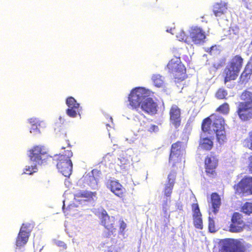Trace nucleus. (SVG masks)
Segmentation results:
<instances>
[{
	"label": "nucleus",
	"mask_w": 252,
	"mask_h": 252,
	"mask_svg": "<svg viewBox=\"0 0 252 252\" xmlns=\"http://www.w3.org/2000/svg\"><path fill=\"white\" fill-rule=\"evenodd\" d=\"M28 155L32 164L31 167L29 166L26 168L27 172L25 173L30 175L36 171L37 165L45 163L47 160L50 158L47 153V149L41 146H34L28 151Z\"/></svg>",
	"instance_id": "nucleus-1"
},
{
	"label": "nucleus",
	"mask_w": 252,
	"mask_h": 252,
	"mask_svg": "<svg viewBox=\"0 0 252 252\" xmlns=\"http://www.w3.org/2000/svg\"><path fill=\"white\" fill-rule=\"evenodd\" d=\"M73 154L70 150L64 151V154H60L55 156V159L58 160L57 167L59 171L65 177H69L72 172V163L70 158Z\"/></svg>",
	"instance_id": "nucleus-2"
},
{
	"label": "nucleus",
	"mask_w": 252,
	"mask_h": 252,
	"mask_svg": "<svg viewBox=\"0 0 252 252\" xmlns=\"http://www.w3.org/2000/svg\"><path fill=\"white\" fill-rule=\"evenodd\" d=\"M150 94V91L144 88L138 87L133 89L128 96V107L139 111L140 104Z\"/></svg>",
	"instance_id": "nucleus-3"
},
{
	"label": "nucleus",
	"mask_w": 252,
	"mask_h": 252,
	"mask_svg": "<svg viewBox=\"0 0 252 252\" xmlns=\"http://www.w3.org/2000/svg\"><path fill=\"white\" fill-rule=\"evenodd\" d=\"M210 120L212 123L211 132H214L220 143L224 142L225 139V132L224 130V121L223 118L220 115L215 114L211 115Z\"/></svg>",
	"instance_id": "nucleus-4"
},
{
	"label": "nucleus",
	"mask_w": 252,
	"mask_h": 252,
	"mask_svg": "<svg viewBox=\"0 0 252 252\" xmlns=\"http://www.w3.org/2000/svg\"><path fill=\"white\" fill-rule=\"evenodd\" d=\"M220 252H244L245 246L237 240H222L220 244Z\"/></svg>",
	"instance_id": "nucleus-5"
},
{
	"label": "nucleus",
	"mask_w": 252,
	"mask_h": 252,
	"mask_svg": "<svg viewBox=\"0 0 252 252\" xmlns=\"http://www.w3.org/2000/svg\"><path fill=\"white\" fill-rule=\"evenodd\" d=\"M187 139L186 138L184 142H177L172 145L169 162L173 161V165H175V163L182 161V157L185 153L186 141Z\"/></svg>",
	"instance_id": "nucleus-6"
},
{
	"label": "nucleus",
	"mask_w": 252,
	"mask_h": 252,
	"mask_svg": "<svg viewBox=\"0 0 252 252\" xmlns=\"http://www.w3.org/2000/svg\"><path fill=\"white\" fill-rule=\"evenodd\" d=\"M167 67L176 79H184L186 69L180 58L176 57L171 59L167 64Z\"/></svg>",
	"instance_id": "nucleus-7"
},
{
	"label": "nucleus",
	"mask_w": 252,
	"mask_h": 252,
	"mask_svg": "<svg viewBox=\"0 0 252 252\" xmlns=\"http://www.w3.org/2000/svg\"><path fill=\"white\" fill-rule=\"evenodd\" d=\"M33 226L30 223H24L22 224L18 235L17 237V249L22 248L27 244Z\"/></svg>",
	"instance_id": "nucleus-8"
},
{
	"label": "nucleus",
	"mask_w": 252,
	"mask_h": 252,
	"mask_svg": "<svg viewBox=\"0 0 252 252\" xmlns=\"http://www.w3.org/2000/svg\"><path fill=\"white\" fill-rule=\"evenodd\" d=\"M237 193H243L244 195L252 194V177L243 179L235 187Z\"/></svg>",
	"instance_id": "nucleus-9"
},
{
	"label": "nucleus",
	"mask_w": 252,
	"mask_h": 252,
	"mask_svg": "<svg viewBox=\"0 0 252 252\" xmlns=\"http://www.w3.org/2000/svg\"><path fill=\"white\" fill-rule=\"evenodd\" d=\"M218 159L213 154L208 155L205 160L206 172L207 174L214 177L216 174L215 169L218 165Z\"/></svg>",
	"instance_id": "nucleus-10"
},
{
	"label": "nucleus",
	"mask_w": 252,
	"mask_h": 252,
	"mask_svg": "<svg viewBox=\"0 0 252 252\" xmlns=\"http://www.w3.org/2000/svg\"><path fill=\"white\" fill-rule=\"evenodd\" d=\"M237 113L242 121H248L252 119V104L248 105L243 103H239Z\"/></svg>",
	"instance_id": "nucleus-11"
},
{
	"label": "nucleus",
	"mask_w": 252,
	"mask_h": 252,
	"mask_svg": "<svg viewBox=\"0 0 252 252\" xmlns=\"http://www.w3.org/2000/svg\"><path fill=\"white\" fill-rule=\"evenodd\" d=\"M102 224L109 231L111 234L115 232V228L114 226L115 222V218L114 217H109L105 210H102L100 216Z\"/></svg>",
	"instance_id": "nucleus-12"
},
{
	"label": "nucleus",
	"mask_w": 252,
	"mask_h": 252,
	"mask_svg": "<svg viewBox=\"0 0 252 252\" xmlns=\"http://www.w3.org/2000/svg\"><path fill=\"white\" fill-rule=\"evenodd\" d=\"M157 103L152 98L148 96L140 104L139 109L149 114H154L157 110Z\"/></svg>",
	"instance_id": "nucleus-13"
},
{
	"label": "nucleus",
	"mask_w": 252,
	"mask_h": 252,
	"mask_svg": "<svg viewBox=\"0 0 252 252\" xmlns=\"http://www.w3.org/2000/svg\"><path fill=\"white\" fill-rule=\"evenodd\" d=\"M190 37L195 44H200L205 38V32L200 28L193 27L190 32Z\"/></svg>",
	"instance_id": "nucleus-14"
},
{
	"label": "nucleus",
	"mask_w": 252,
	"mask_h": 252,
	"mask_svg": "<svg viewBox=\"0 0 252 252\" xmlns=\"http://www.w3.org/2000/svg\"><path fill=\"white\" fill-rule=\"evenodd\" d=\"M170 123L175 128L180 125L181 123V111L179 107L176 105L172 106L170 110Z\"/></svg>",
	"instance_id": "nucleus-15"
},
{
	"label": "nucleus",
	"mask_w": 252,
	"mask_h": 252,
	"mask_svg": "<svg viewBox=\"0 0 252 252\" xmlns=\"http://www.w3.org/2000/svg\"><path fill=\"white\" fill-rule=\"evenodd\" d=\"M176 173L174 171H171L168 176V182L165 185L164 190V195L167 197L170 196L172 193Z\"/></svg>",
	"instance_id": "nucleus-16"
},
{
	"label": "nucleus",
	"mask_w": 252,
	"mask_h": 252,
	"mask_svg": "<svg viewBox=\"0 0 252 252\" xmlns=\"http://www.w3.org/2000/svg\"><path fill=\"white\" fill-rule=\"evenodd\" d=\"M107 188L110 189L112 192L115 195L120 196L124 192V189L122 186L116 181L111 180L108 181L107 184Z\"/></svg>",
	"instance_id": "nucleus-17"
},
{
	"label": "nucleus",
	"mask_w": 252,
	"mask_h": 252,
	"mask_svg": "<svg viewBox=\"0 0 252 252\" xmlns=\"http://www.w3.org/2000/svg\"><path fill=\"white\" fill-rule=\"evenodd\" d=\"M194 224L195 227L198 229H202V220L201 214L197 204L193 205Z\"/></svg>",
	"instance_id": "nucleus-18"
},
{
	"label": "nucleus",
	"mask_w": 252,
	"mask_h": 252,
	"mask_svg": "<svg viewBox=\"0 0 252 252\" xmlns=\"http://www.w3.org/2000/svg\"><path fill=\"white\" fill-rule=\"evenodd\" d=\"M82 180L93 189H96L97 188V181L94 177L93 171L84 175Z\"/></svg>",
	"instance_id": "nucleus-19"
},
{
	"label": "nucleus",
	"mask_w": 252,
	"mask_h": 252,
	"mask_svg": "<svg viewBox=\"0 0 252 252\" xmlns=\"http://www.w3.org/2000/svg\"><path fill=\"white\" fill-rule=\"evenodd\" d=\"M227 10V3L225 2H221L214 5L213 12L216 17H220L224 14Z\"/></svg>",
	"instance_id": "nucleus-20"
},
{
	"label": "nucleus",
	"mask_w": 252,
	"mask_h": 252,
	"mask_svg": "<svg viewBox=\"0 0 252 252\" xmlns=\"http://www.w3.org/2000/svg\"><path fill=\"white\" fill-rule=\"evenodd\" d=\"M30 123L32 125L30 132L33 134H36L40 132L38 126H44L45 123L40 121L37 118H31L29 120Z\"/></svg>",
	"instance_id": "nucleus-21"
},
{
	"label": "nucleus",
	"mask_w": 252,
	"mask_h": 252,
	"mask_svg": "<svg viewBox=\"0 0 252 252\" xmlns=\"http://www.w3.org/2000/svg\"><path fill=\"white\" fill-rule=\"evenodd\" d=\"M211 200L212 211L214 214H216L218 212L221 204L220 197L217 193H213L211 195Z\"/></svg>",
	"instance_id": "nucleus-22"
},
{
	"label": "nucleus",
	"mask_w": 252,
	"mask_h": 252,
	"mask_svg": "<svg viewBox=\"0 0 252 252\" xmlns=\"http://www.w3.org/2000/svg\"><path fill=\"white\" fill-rule=\"evenodd\" d=\"M213 146V142L206 137L205 134H201L199 147L206 150H210Z\"/></svg>",
	"instance_id": "nucleus-23"
},
{
	"label": "nucleus",
	"mask_w": 252,
	"mask_h": 252,
	"mask_svg": "<svg viewBox=\"0 0 252 252\" xmlns=\"http://www.w3.org/2000/svg\"><path fill=\"white\" fill-rule=\"evenodd\" d=\"M126 155V152H123L116 162L122 169H126L127 165L129 164V159L127 158Z\"/></svg>",
	"instance_id": "nucleus-24"
},
{
	"label": "nucleus",
	"mask_w": 252,
	"mask_h": 252,
	"mask_svg": "<svg viewBox=\"0 0 252 252\" xmlns=\"http://www.w3.org/2000/svg\"><path fill=\"white\" fill-rule=\"evenodd\" d=\"M243 59L238 56H235L231 61L230 67L234 70L239 72L242 65Z\"/></svg>",
	"instance_id": "nucleus-25"
},
{
	"label": "nucleus",
	"mask_w": 252,
	"mask_h": 252,
	"mask_svg": "<svg viewBox=\"0 0 252 252\" xmlns=\"http://www.w3.org/2000/svg\"><path fill=\"white\" fill-rule=\"evenodd\" d=\"M224 71L226 74L224 79L225 83L230 80H235L238 76L239 73V72L231 68V67L226 68Z\"/></svg>",
	"instance_id": "nucleus-26"
},
{
	"label": "nucleus",
	"mask_w": 252,
	"mask_h": 252,
	"mask_svg": "<svg viewBox=\"0 0 252 252\" xmlns=\"http://www.w3.org/2000/svg\"><path fill=\"white\" fill-rule=\"evenodd\" d=\"M95 192H91L85 190H79L74 194V198L77 199V198H92L94 199V197L95 196Z\"/></svg>",
	"instance_id": "nucleus-27"
},
{
	"label": "nucleus",
	"mask_w": 252,
	"mask_h": 252,
	"mask_svg": "<svg viewBox=\"0 0 252 252\" xmlns=\"http://www.w3.org/2000/svg\"><path fill=\"white\" fill-rule=\"evenodd\" d=\"M241 99L243 101L239 103H243L247 105L249 104H252V93L248 91L243 92L241 95Z\"/></svg>",
	"instance_id": "nucleus-28"
},
{
	"label": "nucleus",
	"mask_w": 252,
	"mask_h": 252,
	"mask_svg": "<svg viewBox=\"0 0 252 252\" xmlns=\"http://www.w3.org/2000/svg\"><path fill=\"white\" fill-rule=\"evenodd\" d=\"M211 124H212V123H211L210 117H208V118L205 119L203 121L202 124V130L203 132L202 134H205V133L206 132H208V133L211 135L214 134V132H211V133L210 132H211L210 129H212L211 126Z\"/></svg>",
	"instance_id": "nucleus-29"
},
{
	"label": "nucleus",
	"mask_w": 252,
	"mask_h": 252,
	"mask_svg": "<svg viewBox=\"0 0 252 252\" xmlns=\"http://www.w3.org/2000/svg\"><path fill=\"white\" fill-rule=\"evenodd\" d=\"M243 222L231 223L230 225V231L232 232H239L243 230Z\"/></svg>",
	"instance_id": "nucleus-30"
},
{
	"label": "nucleus",
	"mask_w": 252,
	"mask_h": 252,
	"mask_svg": "<svg viewBox=\"0 0 252 252\" xmlns=\"http://www.w3.org/2000/svg\"><path fill=\"white\" fill-rule=\"evenodd\" d=\"M154 85L158 87H160L163 84V80L161 76L159 74L153 75L152 78Z\"/></svg>",
	"instance_id": "nucleus-31"
},
{
	"label": "nucleus",
	"mask_w": 252,
	"mask_h": 252,
	"mask_svg": "<svg viewBox=\"0 0 252 252\" xmlns=\"http://www.w3.org/2000/svg\"><path fill=\"white\" fill-rule=\"evenodd\" d=\"M81 109V108H80V107L78 108H68L66 110V113L70 117L75 118L77 116V114L80 116V112Z\"/></svg>",
	"instance_id": "nucleus-32"
},
{
	"label": "nucleus",
	"mask_w": 252,
	"mask_h": 252,
	"mask_svg": "<svg viewBox=\"0 0 252 252\" xmlns=\"http://www.w3.org/2000/svg\"><path fill=\"white\" fill-rule=\"evenodd\" d=\"M66 104L68 108H78L80 105L73 97H69L66 100Z\"/></svg>",
	"instance_id": "nucleus-33"
},
{
	"label": "nucleus",
	"mask_w": 252,
	"mask_h": 252,
	"mask_svg": "<svg viewBox=\"0 0 252 252\" xmlns=\"http://www.w3.org/2000/svg\"><path fill=\"white\" fill-rule=\"evenodd\" d=\"M242 210L246 214H250L252 213V203L247 202L242 207Z\"/></svg>",
	"instance_id": "nucleus-34"
},
{
	"label": "nucleus",
	"mask_w": 252,
	"mask_h": 252,
	"mask_svg": "<svg viewBox=\"0 0 252 252\" xmlns=\"http://www.w3.org/2000/svg\"><path fill=\"white\" fill-rule=\"evenodd\" d=\"M176 37L179 41H184L185 42H188V37L186 36L185 32L181 30L176 35Z\"/></svg>",
	"instance_id": "nucleus-35"
},
{
	"label": "nucleus",
	"mask_w": 252,
	"mask_h": 252,
	"mask_svg": "<svg viewBox=\"0 0 252 252\" xmlns=\"http://www.w3.org/2000/svg\"><path fill=\"white\" fill-rule=\"evenodd\" d=\"M227 95L226 90L223 89H220L216 93V96L219 99H223Z\"/></svg>",
	"instance_id": "nucleus-36"
},
{
	"label": "nucleus",
	"mask_w": 252,
	"mask_h": 252,
	"mask_svg": "<svg viewBox=\"0 0 252 252\" xmlns=\"http://www.w3.org/2000/svg\"><path fill=\"white\" fill-rule=\"evenodd\" d=\"M232 223H234V222L236 223H240V222H243V221L241 219V215L238 213H234L232 219Z\"/></svg>",
	"instance_id": "nucleus-37"
},
{
	"label": "nucleus",
	"mask_w": 252,
	"mask_h": 252,
	"mask_svg": "<svg viewBox=\"0 0 252 252\" xmlns=\"http://www.w3.org/2000/svg\"><path fill=\"white\" fill-rule=\"evenodd\" d=\"M243 144L245 147L252 150V132L250 133V138L244 140Z\"/></svg>",
	"instance_id": "nucleus-38"
},
{
	"label": "nucleus",
	"mask_w": 252,
	"mask_h": 252,
	"mask_svg": "<svg viewBox=\"0 0 252 252\" xmlns=\"http://www.w3.org/2000/svg\"><path fill=\"white\" fill-rule=\"evenodd\" d=\"M145 129L147 130L148 131L152 132H156L158 131V127L157 126H156L155 125L150 124H148V125H146V126L145 127Z\"/></svg>",
	"instance_id": "nucleus-39"
},
{
	"label": "nucleus",
	"mask_w": 252,
	"mask_h": 252,
	"mask_svg": "<svg viewBox=\"0 0 252 252\" xmlns=\"http://www.w3.org/2000/svg\"><path fill=\"white\" fill-rule=\"evenodd\" d=\"M218 111L223 114H226L229 111V105L227 103H224L218 108Z\"/></svg>",
	"instance_id": "nucleus-40"
},
{
	"label": "nucleus",
	"mask_w": 252,
	"mask_h": 252,
	"mask_svg": "<svg viewBox=\"0 0 252 252\" xmlns=\"http://www.w3.org/2000/svg\"><path fill=\"white\" fill-rule=\"evenodd\" d=\"M209 228L211 232L215 231V222L210 217H209Z\"/></svg>",
	"instance_id": "nucleus-41"
},
{
	"label": "nucleus",
	"mask_w": 252,
	"mask_h": 252,
	"mask_svg": "<svg viewBox=\"0 0 252 252\" xmlns=\"http://www.w3.org/2000/svg\"><path fill=\"white\" fill-rule=\"evenodd\" d=\"M54 243L58 246L63 247L64 249H66L67 248L66 245L63 241L54 240Z\"/></svg>",
	"instance_id": "nucleus-42"
},
{
	"label": "nucleus",
	"mask_w": 252,
	"mask_h": 252,
	"mask_svg": "<svg viewBox=\"0 0 252 252\" xmlns=\"http://www.w3.org/2000/svg\"><path fill=\"white\" fill-rule=\"evenodd\" d=\"M120 231L121 232H123L124 231V230L125 229V228H126V223H125L123 221H120Z\"/></svg>",
	"instance_id": "nucleus-43"
},
{
	"label": "nucleus",
	"mask_w": 252,
	"mask_h": 252,
	"mask_svg": "<svg viewBox=\"0 0 252 252\" xmlns=\"http://www.w3.org/2000/svg\"><path fill=\"white\" fill-rule=\"evenodd\" d=\"M61 133H61L62 135L61 134H59L58 136H59V137H63V138L65 137V136H66V132H65V131L63 129H62Z\"/></svg>",
	"instance_id": "nucleus-44"
},
{
	"label": "nucleus",
	"mask_w": 252,
	"mask_h": 252,
	"mask_svg": "<svg viewBox=\"0 0 252 252\" xmlns=\"http://www.w3.org/2000/svg\"><path fill=\"white\" fill-rule=\"evenodd\" d=\"M247 71V70H245L244 71H243V72L242 73V74L241 75V76L242 77H243V76L247 77V76L249 74H250V71H249L248 73Z\"/></svg>",
	"instance_id": "nucleus-45"
},
{
	"label": "nucleus",
	"mask_w": 252,
	"mask_h": 252,
	"mask_svg": "<svg viewBox=\"0 0 252 252\" xmlns=\"http://www.w3.org/2000/svg\"><path fill=\"white\" fill-rule=\"evenodd\" d=\"M217 49V47L216 46H212L209 49V52L212 54L213 51Z\"/></svg>",
	"instance_id": "nucleus-46"
},
{
	"label": "nucleus",
	"mask_w": 252,
	"mask_h": 252,
	"mask_svg": "<svg viewBox=\"0 0 252 252\" xmlns=\"http://www.w3.org/2000/svg\"><path fill=\"white\" fill-rule=\"evenodd\" d=\"M250 163L249 164L250 170L252 172V157L250 158Z\"/></svg>",
	"instance_id": "nucleus-47"
},
{
	"label": "nucleus",
	"mask_w": 252,
	"mask_h": 252,
	"mask_svg": "<svg viewBox=\"0 0 252 252\" xmlns=\"http://www.w3.org/2000/svg\"><path fill=\"white\" fill-rule=\"evenodd\" d=\"M59 120L60 121V124H63L64 122V120L61 116H60L59 118Z\"/></svg>",
	"instance_id": "nucleus-48"
},
{
	"label": "nucleus",
	"mask_w": 252,
	"mask_h": 252,
	"mask_svg": "<svg viewBox=\"0 0 252 252\" xmlns=\"http://www.w3.org/2000/svg\"><path fill=\"white\" fill-rule=\"evenodd\" d=\"M172 29H170V30H167V32H171L172 34H173V33L172 32Z\"/></svg>",
	"instance_id": "nucleus-49"
},
{
	"label": "nucleus",
	"mask_w": 252,
	"mask_h": 252,
	"mask_svg": "<svg viewBox=\"0 0 252 252\" xmlns=\"http://www.w3.org/2000/svg\"><path fill=\"white\" fill-rule=\"evenodd\" d=\"M106 126H107V128H108V126H109L110 127H111V126L109 124H107Z\"/></svg>",
	"instance_id": "nucleus-50"
},
{
	"label": "nucleus",
	"mask_w": 252,
	"mask_h": 252,
	"mask_svg": "<svg viewBox=\"0 0 252 252\" xmlns=\"http://www.w3.org/2000/svg\"><path fill=\"white\" fill-rule=\"evenodd\" d=\"M140 117H141V118H145L143 116V115H140Z\"/></svg>",
	"instance_id": "nucleus-51"
},
{
	"label": "nucleus",
	"mask_w": 252,
	"mask_h": 252,
	"mask_svg": "<svg viewBox=\"0 0 252 252\" xmlns=\"http://www.w3.org/2000/svg\"><path fill=\"white\" fill-rule=\"evenodd\" d=\"M110 119L112 121V117H110Z\"/></svg>",
	"instance_id": "nucleus-52"
},
{
	"label": "nucleus",
	"mask_w": 252,
	"mask_h": 252,
	"mask_svg": "<svg viewBox=\"0 0 252 252\" xmlns=\"http://www.w3.org/2000/svg\"><path fill=\"white\" fill-rule=\"evenodd\" d=\"M251 45H252V41H251Z\"/></svg>",
	"instance_id": "nucleus-53"
},
{
	"label": "nucleus",
	"mask_w": 252,
	"mask_h": 252,
	"mask_svg": "<svg viewBox=\"0 0 252 252\" xmlns=\"http://www.w3.org/2000/svg\"><path fill=\"white\" fill-rule=\"evenodd\" d=\"M243 0V1H247V0Z\"/></svg>",
	"instance_id": "nucleus-54"
},
{
	"label": "nucleus",
	"mask_w": 252,
	"mask_h": 252,
	"mask_svg": "<svg viewBox=\"0 0 252 252\" xmlns=\"http://www.w3.org/2000/svg\"><path fill=\"white\" fill-rule=\"evenodd\" d=\"M251 223H252V220Z\"/></svg>",
	"instance_id": "nucleus-55"
}]
</instances>
